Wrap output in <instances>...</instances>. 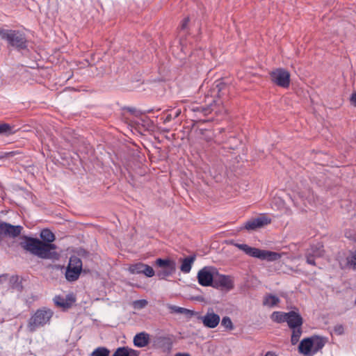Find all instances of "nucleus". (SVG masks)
I'll return each instance as SVG.
<instances>
[{"label": "nucleus", "mask_w": 356, "mask_h": 356, "mask_svg": "<svg viewBox=\"0 0 356 356\" xmlns=\"http://www.w3.org/2000/svg\"><path fill=\"white\" fill-rule=\"evenodd\" d=\"M26 251L42 259H57L58 254L54 251L56 246L52 243H44L38 238H26L20 243Z\"/></svg>", "instance_id": "1"}, {"label": "nucleus", "mask_w": 356, "mask_h": 356, "mask_svg": "<svg viewBox=\"0 0 356 356\" xmlns=\"http://www.w3.org/2000/svg\"><path fill=\"white\" fill-rule=\"evenodd\" d=\"M234 245L239 250L244 252L246 254L261 260L274 261L280 259L282 257V254L280 253L269 250H260L256 248H252L247 244L234 243Z\"/></svg>", "instance_id": "2"}, {"label": "nucleus", "mask_w": 356, "mask_h": 356, "mask_svg": "<svg viewBox=\"0 0 356 356\" xmlns=\"http://www.w3.org/2000/svg\"><path fill=\"white\" fill-rule=\"evenodd\" d=\"M53 314L54 312L50 309L44 307L38 309L29 320L27 325L29 331L33 332L38 328L49 323Z\"/></svg>", "instance_id": "3"}, {"label": "nucleus", "mask_w": 356, "mask_h": 356, "mask_svg": "<svg viewBox=\"0 0 356 356\" xmlns=\"http://www.w3.org/2000/svg\"><path fill=\"white\" fill-rule=\"evenodd\" d=\"M325 345L323 338L313 336L304 339L299 344V352L305 356H312L320 350Z\"/></svg>", "instance_id": "4"}, {"label": "nucleus", "mask_w": 356, "mask_h": 356, "mask_svg": "<svg viewBox=\"0 0 356 356\" xmlns=\"http://www.w3.org/2000/svg\"><path fill=\"white\" fill-rule=\"evenodd\" d=\"M0 37L17 48H25L26 40L23 33L14 30L0 29Z\"/></svg>", "instance_id": "5"}, {"label": "nucleus", "mask_w": 356, "mask_h": 356, "mask_svg": "<svg viewBox=\"0 0 356 356\" xmlns=\"http://www.w3.org/2000/svg\"><path fill=\"white\" fill-rule=\"evenodd\" d=\"M82 266L81 259L76 256L71 257L65 271L66 280L69 282L77 280L82 271Z\"/></svg>", "instance_id": "6"}, {"label": "nucleus", "mask_w": 356, "mask_h": 356, "mask_svg": "<svg viewBox=\"0 0 356 356\" xmlns=\"http://www.w3.org/2000/svg\"><path fill=\"white\" fill-rule=\"evenodd\" d=\"M156 265L161 269L157 272V276L162 280L172 275L176 271V263L170 259H157Z\"/></svg>", "instance_id": "7"}, {"label": "nucleus", "mask_w": 356, "mask_h": 356, "mask_svg": "<svg viewBox=\"0 0 356 356\" xmlns=\"http://www.w3.org/2000/svg\"><path fill=\"white\" fill-rule=\"evenodd\" d=\"M216 275H218L217 268L213 266H204L197 273L198 283L202 286H212Z\"/></svg>", "instance_id": "8"}, {"label": "nucleus", "mask_w": 356, "mask_h": 356, "mask_svg": "<svg viewBox=\"0 0 356 356\" xmlns=\"http://www.w3.org/2000/svg\"><path fill=\"white\" fill-rule=\"evenodd\" d=\"M272 81L276 85L288 88L290 84V74L283 68H277L270 73Z\"/></svg>", "instance_id": "9"}, {"label": "nucleus", "mask_w": 356, "mask_h": 356, "mask_svg": "<svg viewBox=\"0 0 356 356\" xmlns=\"http://www.w3.org/2000/svg\"><path fill=\"white\" fill-rule=\"evenodd\" d=\"M22 230L20 225H12L7 222L0 223V235L1 236H8L15 238L18 236Z\"/></svg>", "instance_id": "10"}, {"label": "nucleus", "mask_w": 356, "mask_h": 356, "mask_svg": "<svg viewBox=\"0 0 356 356\" xmlns=\"http://www.w3.org/2000/svg\"><path fill=\"white\" fill-rule=\"evenodd\" d=\"M128 270L131 274L143 273L148 277H152L155 274L154 269L151 266L143 263H137L130 265Z\"/></svg>", "instance_id": "11"}, {"label": "nucleus", "mask_w": 356, "mask_h": 356, "mask_svg": "<svg viewBox=\"0 0 356 356\" xmlns=\"http://www.w3.org/2000/svg\"><path fill=\"white\" fill-rule=\"evenodd\" d=\"M271 220L265 215L251 219L245 223L244 228L247 230H254L270 223Z\"/></svg>", "instance_id": "12"}, {"label": "nucleus", "mask_w": 356, "mask_h": 356, "mask_svg": "<svg viewBox=\"0 0 356 356\" xmlns=\"http://www.w3.org/2000/svg\"><path fill=\"white\" fill-rule=\"evenodd\" d=\"M200 319L202 321L203 325L209 328H215L218 326L220 321V316L215 314L212 310L208 312Z\"/></svg>", "instance_id": "13"}, {"label": "nucleus", "mask_w": 356, "mask_h": 356, "mask_svg": "<svg viewBox=\"0 0 356 356\" xmlns=\"http://www.w3.org/2000/svg\"><path fill=\"white\" fill-rule=\"evenodd\" d=\"M213 282L215 287H222L227 290H230L234 287L232 278L228 275L220 274L218 272V275L215 276Z\"/></svg>", "instance_id": "14"}, {"label": "nucleus", "mask_w": 356, "mask_h": 356, "mask_svg": "<svg viewBox=\"0 0 356 356\" xmlns=\"http://www.w3.org/2000/svg\"><path fill=\"white\" fill-rule=\"evenodd\" d=\"M286 322L290 328L302 326V318L298 313L296 312H287Z\"/></svg>", "instance_id": "15"}, {"label": "nucleus", "mask_w": 356, "mask_h": 356, "mask_svg": "<svg viewBox=\"0 0 356 356\" xmlns=\"http://www.w3.org/2000/svg\"><path fill=\"white\" fill-rule=\"evenodd\" d=\"M149 343V334L145 332L137 334L134 338V343L136 346L143 348Z\"/></svg>", "instance_id": "16"}, {"label": "nucleus", "mask_w": 356, "mask_h": 356, "mask_svg": "<svg viewBox=\"0 0 356 356\" xmlns=\"http://www.w3.org/2000/svg\"><path fill=\"white\" fill-rule=\"evenodd\" d=\"M195 260V256L187 257L181 260L180 270L184 273H190L192 266Z\"/></svg>", "instance_id": "17"}, {"label": "nucleus", "mask_w": 356, "mask_h": 356, "mask_svg": "<svg viewBox=\"0 0 356 356\" xmlns=\"http://www.w3.org/2000/svg\"><path fill=\"white\" fill-rule=\"evenodd\" d=\"M280 302V298L275 295L267 294L264 297L263 305L267 307H274Z\"/></svg>", "instance_id": "18"}, {"label": "nucleus", "mask_w": 356, "mask_h": 356, "mask_svg": "<svg viewBox=\"0 0 356 356\" xmlns=\"http://www.w3.org/2000/svg\"><path fill=\"white\" fill-rule=\"evenodd\" d=\"M113 356H138L137 351L128 347H120L116 349Z\"/></svg>", "instance_id": "19"}, {"label": "nucleus", "mask_w": 356, "mask_h": 356, "mask_svg": "<svg viewBox=\"0 0 356 356\" xmlns=\"http://www.w3.org/2000/svg\"><path fill=\"white\" fill-rule=\"evenodd\" d=\"M15 127L7 123L0 124V134L10 136L16 132Z\"/></svg>", "instance_id": "20"}, {"label": "nucleus", "mask_w": 356, "mask_h": 356, "mask_svg": "<svg viewBox=\"0 0 356 356\" xmlns=\"http://www.w3.org/2000/svg\"><path fill=\"white\" fill-rule=\"evenodd\" d=\"M40 236L44 243H51L55 240L54 234L48 229L42 230Z\"/></svg>", "instance_id": "21"}, {"label": "nucleus", "mask_w": 356, "mask_h": 356, "mask_svg": "<svg viewBox=\"0 0 356 356\" xmlns=\"http://www.w3.org/2000/svg\"><path fill=\"white\" fill-rule=\"evenodd\" d=\"M287 313L282 312H274L270 316V318L273 321L276 323L286 322Z\"/></svg>", "instance_id": "22"}, {"label": "nucleus", "mask_w": 356, "mask_h": 356, "mask_svg": "<svg viewBox=\"0 0 356 356\" xmlns=\"http://www.w3.org/2000/svg\"><path fill=\"white\" fill-rule=\"evenodd\" d=\"M292 330V334H291V343L293 345L296 344L302 333L301 326H298L296 327L291 328Z\"/></svg>", "instance_id": "23"}, {"label": "nucleus", "mask_w": 356, "mask_h": 356, "mask_svg": "<svg viewBox=\"0 0 356 356\" xmlns=\"http://www.w3.org/2000/svg\"><path fill=\"white\" fill-rule=\"evenodd\" d=\"M307 251H310L312 252V257H321L323 254V245L321 244L312 245Z\"/></svg>", "instance_id": "24"}, {"label": "nucleus", "mask_w": 356, "mask_h": 356, "mask_svg": "<svg viewBox=\"0 0 356 356\" xmlns=\"http://www.w3.org/2000/svg\"><path fill=\"white\" fill-rule=\"evenodd\" d=\"M54 301L57 306L63 308H67L70 305L64 298L61 296H56L54 299Z\"/></svg>", "instance_id": "25"}, {"label": "nucleus", "mask_w": 356, "mask_h": 356, "mask_svg": "<svg viewBox=\"0 0 356 356\" xmlns=\"http://www.w3.org/2000/svg\"><path fill=\"white\" fill-rule=\"evenodd\" d=\"M109 350L103 347L96 348L90 355V356H108Z\"/></svg>", "instance_id": "26"}, {"label": "nucleus", "mask_w": 356, "mask_h": 356, "mask_svg": "<svg viewBox=\"0 0 356 356\" xmlns=\"http://www.w3.org/2000/svg\"><path fill=\"white\" fill-rule=\"evenodd\" d=\"M171 310L175 313L177 314H193V312L191 310H189L186 308L177 307V306H172L170 307Z\"/></svg>", "instance_id": "27"}, {"label": "nucleus", "mask_w": 356, "mask_h": 356, "mask_svg": "<svg viewBox=\"0 0 356 356\" xmlns=\"http://www.w3.org/2000/svg\"><path fill=\"white\" fill-rule=\"evenodd\" d=\"M221 325L229 330L234 329V325L231 318L228 316H224L221 321Z\"/></svg>", "instance_id": "28"}, {"label": "nucleus", "mask_w": 356, "mask_h": 356, "mask_svg": "<svg viewBox=\"0 0 356 356\" xmlns=\"http://www.w3.org/2000/svg\"><path fill=\"white\" fill-rule=\"evenodd\" d=\"M147 303L146 300H138L132 302V306L135 309H141L145 308L147 305Z\"/></svg>", "instance_id": "29"}, {"label": "nucleus", "mask_w": 356, "mask_h": 356, "mask_svg": "<svg viewBox=\"0 0 356 356\" xmlns=\"http://www.w3.org/2000/svg\"><path fill=\"white\" fill-rule=\"evenodd\" d=\"M192 110L195 112H202L204 115H207L210 113L213 108L210 107L196 106L193 108Z\"/></svg>", "instance_id": "30"}, {"label": "nucleus", "mask_w": 356, "mask_h": 356, "mask_svg": "<svg viewBox=\"0 0 356 356\" xmlns=\"http://www.w3.org/2000/svg\"><path fill=\"white\" fill-rule=\"evenodd\" d=\"M167 343L168 344V349H170L171 343L170 342V340L164 338V337H159L156 339V345L157 346H161V344Z\"/></svg>", "instance_id": "31"}, {"label": "nucleus", "mask_w": 356, "mask_h": 356, "mask_svg": "<svg viewBox=\"0 0 356 356\" xmlns=\"http://www.w3.org/2000/svg\"><path fill=\"white\" fill-rule=\"evenodd\" d=\"M307 263L310 265L315 266L316 263L314 261V257L312 256V252L310 251H307L305 254Z\"/></svg>", "instance_id": "32"}, {"label": "nucleus", "mask_w": 356, "mask_h": 356, "mask_svg": "<svg viewBox=\"0 0 356 356\" xmlns=\"http://www.w3.org/2000/svg\"><path fill=\"white\" fill-rule=\"evenodd\" d=\"M350 101L352 105L356 106V92H353L350 98Z\"/></svg>", "instance_id": "33"}, {"label": "nucleus", "mask_w": 356, "mask_h": 356, "mask_svg": "<svg viewBox=\"0 0 356 356\" xmlns=\"http://www.w3.org/2000/svg\"><path fill=\"white\" fill-rule=\"evenodd\" d=\"M350 262L351 265L353 266V268L355 269H356V251L352 256V258H351Z\"/></svg>", "instance_id": "34"}, {"label": "nucleus", "mask_w": 356, "mask_h": 356, "mask_svg": "<svg viewBox=\"0 0 356 356\" xmlns=\"http://www.w3.org/2000/svg\"><path fill=\"white\" fill-rule=\"evenodd\" d=\"M188 22L189 19L188 17L184 18L181 24V29H185L187 26Z\"/></svg>", "instance_id": "35"}, {"label": "nucleus", "mask_w": 356, "mask_h": 356, "mask_svg": "<svg viewBox=\"0 0 356 356\" xmlns=\"http://www.w3.org/2000/svg\"><path fill=\"white\" fill-rule=\"evenodd\" d=\"M335 330L338 332L339 334H341L343 332V327L341 325L337 326Z\"/></svg>", "instance_id": "36"}, {"label": "nucleus", "mask_w": 356, "mask_h": 356, "mask_svg": "<svg viewBox=\"0 0 356 356\" xmlns=\"http://www.w3.org/2000/svg\"><path fill=\"white\" fill-rule=\"evenodd\" d=\"M172 118V116L171 114H168L165 119V122H170L171 119Z\"/></svg>", "instance_id": "37"}, {"label": "nucleus", "mask_w": 356, "mask_h": 356, "mask_svg": "<svg viewBox=\"0 0 356 356\" xmlns=\"http://www.w3.org/2000/svg\"><path fill=\"white\" fill-rule=\"evenodd\" d=\"M265 356H277V355L274 352L268 351L266 353Z\"/></svg>", "instance_id": "38"}, {"label": "nucleus", "mask_w": 356, "mask_h": 356, "mask_svg": "<svg viewBox=\"0 0 356 356\" xmlns=\"http://www.w3.org/2000/svg\"><path fill=\"white\" fill-rule=\"evenodd\" d=\"M181 113V110L180 109H177L176 111H175V115H174V118H177L179 114Z\"/></svg>", "instance_id": "39"}, {"label": "nucleus", "mask_w": 356, "mask_h": 356, "mask_svg": "<svg viewBox=\"0 0 356 356\" xmlns=\"http://www.w3.org/2000/svg\"><path fill=\"white\" fill-rule=\"evenodd\" d=\"M175 356H191L188 353H177Z\"/></svg>", "instance_id": "40"}, {"label": "nucleus", "mask_w": 356, "mask_h": 356, "mask_svg": "<svg viewBox=\"0 0 356 356\" xmlns=\"http://www.w3.org/2000/svg\"><path fill=\"white\" fill-rule=\"evenodd\" d=\"M1 236L0 235V237H1Z\"/></svg>", "instance_id": "41"}]
</instances>
